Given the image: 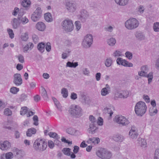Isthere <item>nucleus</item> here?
<instances>
[{"label": "nucleus", "mask_w": 159, "mask_h": 159, "mask_svg": "<svg viewBox=\"0 0 159 159\" xmlns=\"http://www.w3.org/2000/svg\"><path fill=\"white\" fill-rule=\"evenodd\" d=\"M147 108L145 103L142 101H139L136 104L135 106V111L137 115L141 116L145 113Z\"/></svg>", "instance_id": "1"}, {"label": "nucleus", "mask_w": 159, "mask_h": 159, "mask_svg": "<svg viewBox=\"0 0 159 159\" xmlns=\"http://www.w3.org/2000/svg\"><path fill=\"white\" fill-rule=\"evenodd\" d=\"M47 147V143L41 139H36L33 144V148L36 151H43L46 149Z\"/></svg>", "instance_id": "2"}, {"label": "nucleus", "mask_w": 159, "mask_h": 159, "mask_svg": "<svg viewBox=\"0 0 159 159\" xmlns=\"http://www.w3.org/2000/svg\"><path fill=\"white\" fill-rule=\"evenodd\" d=\"M96 155L102 159H110L112 156L111 153L105 148H101L96 152Z\"/></svg>", "instance_id": "3"}, {"label": "nucleus", "mask_w": 159, "mask_h": 159, "mask_svg": "<svg viewBox=\"0 0 159 159\" xmlns=\"http://www.w3.org/2000/svg\"><path fill=\"white\" fill-rule=\"evenodd\" d=\"M69 113L72 116L76 117H79L82 115V109L80 107L77 105H72L69 110Z\"/></svg>", "instance_id": "4"}, {"label": "nucleus", "mask_w": 159, "mask_h": 159, "mask_svg": "<svg viewBox=\"0 0 159 159\" xmlns=\"http://www.w3.org/2000/svg\"><path fill=\"white\" fill-rule=\"evenodd\" d=\"M139 25V21L134 18L129 19L125 23V27L129 30L136 28Z\"/></svg>", "instance_id": "5"}, {"label": "nucleus", "mask_w": 159, "mask_h": 159, "mask_svg": "<svg viewBox=\"0 0 159 159\" xmlns=\"http://www.w3.org/2000/svg\"><path fill=\"white\" fill-rule=\"evenodd\" d=\"M63 29L66 32H70L74 29V25L72 21L68 19L63 20L61 23Z\"/></svg>", "instance_id": "6"}, {"label": "nucleus", "mask_w": 159, "mask_h": 159, "mask_svg": "<svg viewBox=\"0 0 159 159\" xmlns=\"http://www.w3.org/2000/svg\"><path fill=\"white\" fill-rule=\"evenodd\" d=\"M91 122L90 124L89 127L88 129L89 132H91L92 134H94L96 132V130L98 129L97 125V120L92 115H90L89 118Z\"/></svg>", "instance_id": "7"}, {"label": "nucleus", "mask_w": 159, "mask_h": 159, "mask_svg": "<svg viewBox=\"0 0 159 159\" xmlns=\"http://www.w3.org/2000/svg\"><path fill=\"white\" fill-rule=\"evenodd\" d=\"M115 121L122 126H126L129 123V121L127 119L121 115L116 116L115 117Z\"/></svg>", "instance_id": "8"}, {"label": "nucleus", "mask_w": 159, "mask_h": 159, "mask_svg": "<svg viewBox=\"0 0 159 159\" xmlns=\"http://www.w3.org/2000/svg\"><path fill=\"white\" fill-rule=\"evenodd\" d=\"M42 10L41 8L38 7L31 16V20L34 22L39 20L41 17Z\"/></svg>", "instance_id": "9"}, {"label": "nucleus", "mask_w": 159, "mask_h": 159, "mask_svg": "<svg viewBox=\"0 0 159 159\" xmlns=\"http://www.w3.org/2000/svg\"><path fill=\"white\" fill-rule=\"evenodd\" d=\"M13 83L16 86L20 85L22 83V79L21 75L19 73H16L13 75Z\"/></svg>", "instance_id": "10"}, {"label": "nucleus", "mask_w": 159, "mask_h": 159, "mask_svg": "<svg viewBox=\"0 0 159 159\" xmlns=\"http://www.w3.org/2000/svg\"><path fill=\"white\" fill-rule=\"evenodd\" d=\"M13 151L15 156L18 158L23 157L25 155V152L23 150H19L17 148H14Z\"/></svg>", "instance_id": "11"}, {"label": "nucleus", "mask_w": 159, "mask_h": 159, "mask_svg": "<svg viewBox=\"0 0 159 159\" xmlns=\"http://www.w3.org/2000/svg\"><path fill=\"white\" fill-rule=\"evenodd\" d=\"M66 6L67 9L70 12H74L76 9V6L74 3L68 2H66Z\"/></svg>", "instance_id": "12"}, {"label": "nucleus", "mask_w": 159, "mask_h": 159, "mask_svg": "<svg viewBox=\"0 0 159 159\" xmlns=\"http://www.w3.org/2000/svg\"><path fill=\"white\" fill-rule=\"evenodd\" d=\"M11 147L10 143L7 141H4L2 143L0 144V148L2 150H7L9 149Z\"/></svg>", "instance_id": "13"}, {"label": "nucleus", "mask_w": 159, "mask_h": 159, "mask_svg": "<svg viewBox=\"0 0 159 159\" xmlns=\"http://www.w3.org/2000/svg\"><path fill=\"white\" fill-rule=\"evenodd\" d=\"M36 28L39 31H43L46 28V25L45 24L42 22H39L36 24Z\"/></svg>", "instance_id": "14"}, {"label": "nucleus", "mask_w": 159, "mask_h": 159, "mask_svg": "<svg viewBox=\"0 0 159 159\" xmlns=\"http://www.w3.org/2000/svg\"><path fill=\"white\" fill-rule=\"evenodd\" d=\"M141 70L140 71L138 72V74L139 76H143L147 73L149 69L147 66L144 65L141 67Z\"/></svg>", "instance_id": "15"}, {"label": "nucleus", "mask_w": 159, "mask_h": 159, "mask_svg": "<svg viewBox=\"0 0 159 159\" xmlns=\"http://www.w3.org/2000/svg\"><path fill=\"white\" fill-rule=\"evenodd\" d=\"M88 16L89 14L87 11L83 10L81 11L80 19L82 22H84Z\"/></svg>", "instance_id": "16"}, {"label": "nucleus", "mask_w": 159, "mask_h": 159, "mask_svg": "<svg viewBox=\"0 0 159 159\" xmlns=\"http://www.w3.org/2000/svg\"><path fill=\"white\" fill-rule=\"evenodd\" d=\"M93 40H83L82 45L84 48H87L90 47Z\"/></svg>", "instance_id": "17"}, {"label": "nucleus", "mask_w": 159, "mask_h": 159, "mask_svg": "<svg viewBox=\"0 0 159 159\" xmlns=\"http://www.w3.org/2000/svg\"><path fill=\"white\" fill-rule=\"evenodd\" d=\"M112 139L115 141L121 142L124 140V138L122 135L117 134L113 135Z\"/></svg>", "instance_id": "18"}, {"label": "nucleus", "mask_w": 159, "mask_h": 159, "mask_svg": "<svg viewBox=\"0 0 159 159\" xmlns=\"http://www.w3.org/2000/svg\"><path fill=\"white\" fill-rule=\"evenodd\" d=\"M45 44L43 42L39 43L37 46L38 50L41 53H43L44 51Z\"/></svg>", "instance_id": "19"}, {"label": "nucleus", "mask_w": 159, "mask_h": 159, "mask_svg": "<svg viewBox=\"0 0 159 159\" xmlns=\"http://www.w3.org/2000/svg\"><path fill=\"white\" fill-rule=\"evenodd\" d=\"M138 134L134 129H133L132 128L130 130L129 132V135L132 139H136L137 137Z\"/></svg>", "instance_id": "20"}, {"label": "nucleus", "mask_w": 159, "mask_h": 159, "mask_svg": "<svg viewBox=\"0 0 159 159\" xmlns=\"http://www.w3.org/2000/svg\"><path fill=\"white\" fill-rule=\"evenodd\" d=\"M30 5V2L28 0H24L21 3V5L25 7V10H28Z\"/></svg>", "instance_id": "21"}, {"label": "nucleus", "mask_w": 159, "mask_h": 159, "mask_svg": "<svg viewBox=\"0 0 159 159\" xmlns=\"http://www.w3.org/2000/svg\"><path fill=\"white\" fill-rule=\"evenodd\" d=\"M33 47V44L32 43H29L24 47L23 52H26L28 50H31Z\"/></svg>", "instance_id": "22"}, {"label": "nucleus", "mask_w": 159, "mask_h": 159, "mask_svg": "<svg viewBox=\"0 0 159 159\" xmlns=\"http://www.w3.org/2000/svg\"><path fill=\"white\" fill-rule=\"evenodd\" d=\"M44 18L45 20L48 22H51L53 20L52 15L49 12L46 13L44 14Z\"/></svg>", "instance_id": "23"}, {"label": "nucleus", "mask_w": 159, "mask_h": 159, "mask_svg": "<svg viewBox=\"0 0 159 159\" xmlns=\"http://www.w3.org/2000/svg\"><path fill=\"white\" fill-rule=\"evenodd\" d=\"M36 132V130L34 128L29 129L26 132V135L28 137H31L32 134H35Z\"/></svg>", "instance_id": "24"}, {"label": "nucleus", "mask_w": 159, "mask_h": 159, "mask_svg": "<svg viewBox=\"0 0 159 159\" xmlns=\"http://www.w3.org/2000/svg\"><path fill=\"white\" fill-rule=\"evenodd\" d=\"M18 20V18H14L11 22L13 27L14 29H16L20 25V22Z\"/></svg>", "instance_id": "25"}, {"label": "nucleus", "mask_w": 159, "mask_h": 159, "mask_svg": "<svg viewBox=\"0 0 159 159\" xmlns=\"http://www.w3.org/2000/svg\"><path fill=\"white\" fill-rule=\"evenodd\" d=\"M99 142L100 139L99 138H93L89 139L87 142L88 143H92L94 144H98Z\"/></svg>", "instance_id": "26"}, {"label": "nucleus", "mask_w": 159, "mask_h": 159, "mask_svg": "<svg viewBox=\"0 0 159 159\" xmlns=\"http://www.w3.org/2000/svg\"><path fill=\"white\" fill-rule=\"evenodd\" d=\"M143 76L147 77L148 78V84H149L151 82L153 78V73L152 72H151L149 73L148 74V73L145 74L143 75Z\"/></svg>", "instance_id": "27"}, {"label": "nucleus", "mask_w": 159, "mask_h": 159, "mask_svg": "<svg viewBox=\"0 0 159 159\" xmlns=\"http://www.w3.org/2000/svg\"><path fill=\"white\" fill-rule=\"evenodd\" d=\"M115 1L117 4L125 6L128 3L129 0H115Z\"/></svg>", "instance_id": "28"}, {"label": "nucleus", "mask_w": 159, "mask_h": 159, "mask_svg": "<svg viewBox=\"0 0 159 159\" xmlns=\"http://www.w3.org/2000/svg\"><path fill=\"white\" fill-rule=\"evenodd\" d=\"M41 93L42 96L44 99H47L48 98L47 91L43 87H42Z\"/></svg>", "instance_id": "29"}, {"label": "nucleus", "mask_w": 159, "mask_h": 159, "mask_svg": "<svg viewBox=\"0 0 159 159\" xmlns=\"http://www.w3.org/2000/svg\"><path fill=\"white\" fill-rule=\"evenodd\" d=\"M70 150V149L69 148H64L62 151L65 155L70 156L71 153Z\"/></svg>", "instance_id": "30"}, {"label": "nucleus", "mask_w": 159, "mask_h": 159, "mask_svg": "<svg viewBox=\"0 0 159 159\" xmlns=\"http://www.w3.org/2000/svg\"><path fill=\"white\" fill-rule=\"evenodd\" d=\"M71 52L70 50L68 49L66 51V52H63L62 54L61 58L63 59H66L69 55V53Z\"/></svg>", "instance_id": "31"}, {"label": "nucleus", "mask_w": 159, "mask_h": 159, "mask_svg": "<svg viewBox=\"0 0 159 159\" xmlns=\"http://www.w3.org/2000/svg\"><path fill=\"white\" fill-rule=\"evenodd\" d=\"M61 93L63 98H66L68 96V91L66 89L63 88L61 89Z\"/></svg>", "instance_id": "32"}, {"label": "nucleus", "mask_w": 159, "mask_h": 159, "mask_svg": "<svg viewBox=\"0 0 159 159\" xmlns=\"http://www.w3.org/2000/svg\"><path fill=\"white\" fill-rule=\"evenodd\" d=\"M112 63V60L111 58H109L106 60L105 61V65L107 67L110 66Z\"/></svg>", "instance_id": "33"}, {"label": "nucleus", "mask_w": 159, "mask_h": 159, "mask_svg": "<svg viewBox=\"0 0 159 159\" xmlns=\"http://www.w3.org/2000/svg\"><path fill=\"white\" fill-rule=\"evenodd\" d=\"M48 135L50 137L53 138L55 139H59L60 138V137L55 132H50L49 133Z\"/></svg>", "instance_id": "34"}, {"label": "nucleus", "mask_w": 159, "mask_h": 159, "mask_svg": "<svg viewBox=\"0 0 159 159\" xmlns=\"http://www.w3.org/2000/svg\"><path fill=\"white\" fill-rule=\"evenodd\" d=\"M3 157L5 156L6 159H11L13 157V154L11 152H8L5 154H3Z\"/></svg>", "instance_id": "35"}, {"label": "nucleus", "mask_w": 159, "mask_h": 159, "mask_svg": "<svg viewBox=\"0 0 159 159\" xmlns=\"http://www.w3.org/2000/svg\"><path fill=\"white\" fill-rule=\"evenodd\" d=\"M135 36L138 39H145L144 35L140 32H137L135 34Z\"/></svg>", "instance_id": "36"}, {"label": "nucleus", "mask_w": 159, "mask_h": 159, "mask_svg": "<svg viewBox=\"0 0 159 159\" xmlns=\"http://www.w3.org/2000/svg\"><path fill=\"white\" fill-rule=\"evenodd\" d=\"M153 29L155 32H159V22L154 23L153 25Z\"/></svg>", "instance_id": "37"}, {"label": "nucleus", "mask_w": 159, "mask_h": 159, "mask_svg": "<svg viewBox=\"0 0 159 159\" xmlns=\"http://www.w3.org/2000/svg\"><path fill=\"white\" fill-rule=\"evenodd\" d=\"M19 90V88L14 87H11L10 89V92L14 94H16Z\"/></svg>", "instance_id": "38"}, {"label": "nucleus", "mask_w": 159, "mask_h": 159, "mask_svg": "<svg viewBox=\"0 0 159 159\" xmlns=\"http://www.w3.org/2000/svg\"><path fill=\"white\" fill-rule=\"evenodd\" d=\"M138 141L139 143L140 144L141 146H144L147 144L145 140L144 139L139 138Z\"/></svg>", "instance_id": "39"}, {"label": "nucleus", "mask_w": 159, "mask_h": 159, "mask_svg": "<svg viewBox=\"0 0 159 159\" xmlns=\"http://www.w3.org/2000/svg\"><path fill=\"white\" fill-rule=\"evenodd\" d=\"M109 93L108 90L107 88H104L102 89L101 94L102 96H106Z\"/></svg>", "instance_id": "40"}, {"label": "nucleus", "mask_w": 159, "mask_h": 159, "mask_svg": "<svg viewBox=\"0 0 159 159\" xmlns=\"http://www.w3.org/2000/svg\"><path fill=\"white\" fill-rule=\"evenodd\" d=\"M113 55L115 57L121 56L122 52L118 50H116L114 52Z\"/></svg>", "instance_id": "41"}, {"label": "nucleus", "mask_w": 159, "mask_h": 159, "mask_svg": "<svg viewBox=\"0 0 159 159\" xmlns=\"http://www.w3.org/2000/svg\"><path fill=\"white\" fill-rule=\"evenodd\" d=\"M104 111L106 113H107L108 114H110V116H111L113 113V112L111 108L107 107L104 108Z\"/></svg>", "instance_id": "42"}, {"label": "nucleus", "mask_w": 159, "mask_h": 159, "mask_svg": "<svg viewBox=\"0 0 159 159\" xmlns=\"http://www.w3.org/2000/svg\"><path fill=\"white\" fill-rule=\"evenodd\" d=\"M27 107H21L20 111V114L21 115L23 116L26 113L27 111Z\"/></svg>", "instance_id": "43"}, {"label": "nucleus", "mask_w": 159, "mask_h": 159, "mask_svg": "<svg viewBox=\"0 0 159 159\" xmlns=\"http://www.w3.org/2000/svg\"><path fill=\"white\" fill-rule=\"evenodd\" d=\"M78 93L81 98L83 100H85L86 98V96L84 92L81 91L79 92Z\"/></svg>", "instance_id": "44"}, {"label": "nucleus", "mask_w": 159, "mask_h": 159, "mask_svg": "<svg viewBox=\"0 0 159 159\" xmlns=\"http://www.w3.org/2000/svg\"><path fill=\"white\" fill-rule=\"evenodd\" d=\"M45 48L46 50L48 52H49L51 49V44L50 43L48 42L45 44Z\"/></svg>", "instance_id": "45"}, {"label": "nucleus", "mask_w": 159, "mask_h": 159, "mask_svg": "<svg viewBox=\"0 0 159 159\" xmlns=\"http://www.w3.org/2000/svg\"><path fill=\"white\" fill-rule=\"evenodd\" d=\"M4 114L7 116H11L12 114V111L9 108H6L4 110Z\"/></svg>", "instance_id": "46"}, {"label": "nucleus", "mask_w": 159, "mask_h": 159, "mask_svg": "<svg viewBox=\"0 0 159 159\" xmlns=\"http://www.w3.org/2000/svg\"><path fill=\"white\" fill-rule=\"evenodd\" d=\"M23 24H25L29 22L28 19L26 16H24L20 18V20Z\"/></svg>", "instance_id": "47"}, {"label": "nucleus", "mask_w": 159, "mask_h": 159, "mask_svg": "<svg viewBox=\"0 0 159 159\" xmlns=\"http://www.w3.org/2000/svg\"><path fill=\"white\" fill-rule=\"evenodd\" d=\"M33 120L34 121V124L35 125H38L39 124L38 123V118L37 116L34 115L33 118Z\"/></svg>", "instance_id": "48"}, {"label": "nucleus", "mask_w": 159, "mask_h": 159, "mask_svg": "<svg viewBox=\"0 0 159 159\" xmlns=\"http://www.w3.org/2000/svg\"><path fill=\"white\" fill-rule=\"evenodd\" d=\"M125 55L126 57L129 60L131 59L132 58V54L129 52H126L125 53Z\"/></svg>", "instance_id": "49"}, {"label": "nucleus", "mask_w": 159, "mask_h": 159, "mask_svg": "<svg viewBox=\"0 0 159 159\" xmlns=\"http://www.w3.org/2000/svg\"><path fill=\"white\" fill-rule=\"evenodd\" d=\"M93 36L91 34L86 35L84 38V40H93Z\"/></svg>", "instance_id": "50"}, {"label": "nucleus", "mask_w": 159, "mask_h": 159, "mask_svg": "<svg viewBox=\"0 0 159 159\" xmlns=\"http://www.w3.org/2000/svg\"><path fill=\"white\" fill-rule=\"evenodd\" d=\"M97 125L96 126L97 127L98 125H103V120L100 117H99L98 119V121H97Z\"/></svg>", "instance_id": "51"}, {"label": "nucleus", "mask_w": 159, "mask_h": 159, "mask_svg": "<svg viewBox=\"0 0 159 159\" xmlns=\"http://www.w3.org/2000/svg\"><path fill=\"white\" fill-rule=\"evenodd\" d=\"M28 34L27 33H25L21 36V40H28Z\"/></svg>", "instance_id": "52"}, {"label": "nucleus", "mask_w": 159, "mask_h": 159, "mask_svg": "<svg viewBox=\"0 0 159 159\" xmlns=\"http://www.w3.org/2000/svg\"><path fill=\"white\" fill-rule=\"evenodd\" d=\"M154 159H159V148L157 149L155 151Z\"/></svg>", "instance_id": "53"}, {"label": "nucleus", "mask_w": 159, "mask_h": 159, "mask_svg": "<svg viewBox=\"0 0 159 159\" xmlns=\"http://www.w3.org/2000/svg\"><path fill=\"white\" fill-rule=\"evenodd\" d=\"M75 25L76 27V29L77 31H78L81 27V24L79 21H77L75 22Z\"/></svg>", "instance_id": "54"}, {"label": "nucleus", "mask_w": 159, "mask_h": 159, "mask_svg": "<svg viewBox=\"0 0 159 159\" xmlns=\"http://www.w3.org/2000/svg\"><path fill=\"white\" fill-rule=\"evenodd\" d=\"M116 43V40H107V43L109 46H113Z\"/></svg>", "instance_id": "55"}, {"label": "nucleus", "mask_w": 159, "mask_h": 159, "mask_svg": "<svg viewBox=\"0 0 159 159\" xmlns=\"http://www.w3.org/2000/svg\"><path fill=\"white\" fill-rule=\"evenodd\" d=\"M7 31L10 38L11 39L13 38L14 37V34L12 30L10 29H7Z\"/></svg>", "instance_id": "56"}, {"label": "nucleus", "mask_w": 159, "mask_h": 159, "mask_svg": "<svg viewBox=\"0 0 159 159\" xmlns=\"http://www.w3.org/2000/svg\"><path fill=\"white\" fill-rule=\"evenodd\" d=\"M27 97V94L24 93L20 95V99L21 101H22L26 100Z\"/></svg>", "instance_id": "57"}, {"label": "nucleus", "mask_w": 159, "mask_h": 159, "mask_svg": "<svg viewBox=\"0 0 159 159\" xmlns=\"http://www.w3.org/2000/svg\"><path fill=\"white\" fill-rule=\"evenodd\" d=\"M18 59L19 61L21 63H23L24 62V57L21 55L20 54L18 55Z\"/></svg>", "instance_id": "58"}, {"label": "nucleus", "mask_w": 159, "mask_h": 159, "mask_svg": "<svg viewBox=\"0 0 159 159\" xmlns=\"http://www.w3.org/2000/svg\"><path fill=\"white\" fill-rule=\"evenodd\" d=\"M145 10L144 7L142 5H140L138 7V11L141 13H143Z\"/></svg>", "instance_id": "59"}, {"label": "nucleus", "mask_w": 159, "mask_h": 159, "mask_svg": "<svg viewBox=\"0 0 159 159\" xmlns=\"http://www.w3.org/2000/svg\"><path fill=\"white\" fill-rule=\"evenodd\" d=\"M74 129L72 128H69L66 130V132L69 134L73 135L75 133Z\"/></svg>", "instance_id": "60"}, {"label": "nucleus", "mask_w": 159, "mask_h": 159, "mask_svg": "<svg viewBox=\"0 0 159 159\" xmlns=\"http://www.w3.org/2000/svg\"><path fill=\"white\" fill-rule=\"evenodd\" d=\"M19 11V9L17 7H16L14 8V10L13 11V12L12 13V14L14 16H16L18 13Z\"/></svg>", "instance_id": "61"}, {"label": "nucleus", "mask_w": 159, "mask_h": 159, "mask_svg": "<svg viewBox=\"0 0 159 159\" xmlns=\"http://www.w3.org/2000/svg\"><path fill=\"white\" fill-rule=\"evenodd\" d=\"M124 59L120 57L118 58L116 60V62L118 64L120 65L122 64L123 61Z\"/></svg>", "instance_id": "62"}, {"label": "nucleus", "mask_w": 159, "mask_h": 159, "mask_svg": "<svg viewBox=\"0 0 159 159\" xmlns=\"http://www.w3.org/2000/svg\"><path fill=\"white\" fill-rule=\"evenodd\" d=\"M122 93L123 96V98H125L128 97L129 94L128 91H124Z\"/></svg>", "instance_id": "63"}, {"label": "nucleus", "mask_w": 159, "mask_h": 159, "mask_svg": "<svg viewBox=\"0 0 159 159\" xmlns=\"http://www.w3.org/2000/svg\"><path fill=\"white\" fill-rule=\"evenodd\" d=\"M70 98L73 100H75L77 98V94L74 92L72 93L70 95Z\"/></svg>", "instance_id": "64"}]
</instances>
